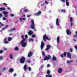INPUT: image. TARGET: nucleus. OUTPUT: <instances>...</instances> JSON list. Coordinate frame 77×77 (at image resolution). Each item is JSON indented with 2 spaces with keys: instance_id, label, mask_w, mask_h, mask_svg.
Returning a JSON list of instances; mask_svg holds the SVG:
<instances>
[{
  "instance_id": "1",
  "label": "nucleus",
  "mask_w": 77,
  "mask_h": 77,
  "mask_svg": "<svg viewBox=\"0 0 77 77\" xmlns=\"http://www.w3.org/2000/svg\"><path fill=\"white\" fill-rule=\"evenodd\" d=\"M21 37L23 38L20 42V44L21 45V46H22L23 47H25L27 46V42H25V41H26V39H25L24 38V35H22L21 36Z\"/></svg>"
},
{
  "instance_id": "2",
  "label": "nucleus",
  "mask_w": 77,
  "mask_h": 77,
  "mask_svg": "<svg viewBox=\"0 0 77 77\" xmlns=\"http://www.w3.org/2000/svg\"><path fill=\"white\" fill-rule=\"evenodd\" d=\"M31 26H30V28L32 29H34V32H36V29L35 28V23H34V20H33L32 19L31 20Z\"/></svg>"
},
{
  "instance_id": "3",
  "label": "nucleus",
  "mask_w": 77,
  "mask_h": 77,
  "mask_svg": "<svg viewBox=\"0 0 77 77\" xmlns=\"http://www.w3.org/2000/svg\"><path fill=\"white\" fill-rule=\"evenodd\" d=\"M43 39L44 41H46L47 40H49V41H50V40H51L50 38H49L48 36L46 35H44L43 36Z\"/></svg>"
},
{
  "instance_id": "4",
  "label": "nucleus",
  "mask_w": 77,
  "mask_h": 77,
  "mask_svg": "<svg viewBox=\"0 0 77 77\" xmlns=\"http://www.w3.org/2000/svg\"><path fill=\"white\" fill-rule=\"evenodd\" d=\"M51 59V56L50 55H48L47 56H46V57L44 58L43 60H48L49 59Z\"/></svg>"
},
{
  "instance_id": "5",
  "label": "nucleus",
  "mask_w": 77,
  "mask_h": 77,
  "mask_svg": "<svg viewBox=\"0 0 77 77\" xmlns=\"http://www.w3.org/2000/svg\"><path fill=\"white\" fill-rule=\"evenodd\" d=\"M56 25L57 26H59V28L60 29H61V27L60 26V24H59V22H60V20H59V19L58 18H57L56 20Z\"/></svg>"
},
{
  "instance_id": "6",
  "label": "nucleus",
  "mask_w": 77,
  "mask_h": 77,
  "mask_svg": "<svg viewBox=\"0 0 77 77\" xmlns=\"http://www.w3.org/2000/svg\"><path fill=\"white\" fill-rule=\"evenodd\" d=\"M42 12L41 11H39L37 13L34 14V16H39L41 15Z\"/></svg>"
},
{
  "instance_id": "7",
  "label": "nucleus",
  "mask_w": 77,
  "mask_h": 77,
  "mask_svg": "<svg viewBox=\"0 0 77 77\" xmlns=\"http://www.w3.org/2000/svg\"><path fill=\"white\" fill-rule=\"evenodd\" d=\"M20 62L21 63H24L25 62V58L22 57L20 60Z\"/></svg>"
},
{
  "instance_id": "8",
  "label": "nucleus",
  "mask_w": 77,
  "mask_h": 77,
  "mask_svg": "<svg viewBox=\"0 0 77 77\" xmlns=\"http://www.w3.org/2000/svg\"><path fill=\"white\" fill-rule=\"evenodd\" d=\"M60 1L62 2V3H65L66 2V6H69V2H68V0H66V1L65 0H60Z\"/></svg>"
},
{
  "instance_id": "9",
  "label": "nucleus",
  "mask_w": 77,
  "mask_h": 77,
  "mask_svg": "<svg viewBox=\"0 0 77 77\" xmlns=\"http://www.w3.org/2000/svg\"><path fill=\"white\" fill-rule=\"evenodd\" d=\"M72 17H70V26L71 27H72L73 25V23H72Z\"/></svg>"
},
{
  "instance_id": "10",
  "label": "nucleus",
  "mask_w": 77,
  "mask_h": 77,
  "mask_svg": "<svg viewBox=\"0 0 77 77\" xmlns=\"http://www.w3.org/2000/svg\"><path fill=\"white\" fill-rule=\"evenodd\" d=\"M67 57L68 58H69V59H71V54H70V53L69 52H68L67 53Z\"/></svg>"
},
{
  "instance_id": "11",
  "label": "nucleus",
  "mask_w": 77,
  "mask_h": 77,
  "mask_svg": "<svg viewBox=\"0 0 77 77\" xmlns=\"http://www.w3.org/2000/svg\"><path fill=\"white\" fill-rule=\"evenodd\" d=\"M47 48H46V51H48L49 49H50L51 46L50 45H48L46 46Z\"/></svg>"
},
{
  "instance_id": "12",
  "label": "nucleus",
  "mask_w": 77,
  "mask_h": 77,
  "mask_svg": "<svg viewBox=\"0 0 77 77\" xmlns=\"http://www.w3.org/2000/svg\"><path fill=\"white\" fill-rule=\"evenodd\" d=\"M63 71V69H62L61 68H59L58 70V72L59 74L61 73V72H62Z\"/></svg>"
},
{
  "instance_id": "13",
  "label": "nucleus",
  "mask_w": 77,
  "mask_h": 77,
  "mask_svg": "<svg viewBox=\"0 0 77 77\" xmlns=\"http://www.w3.org/2000/svg\"><path fill=\"white\" fill-rule=\"evenodd\" d=\"M33 55V53L32 52L30 51L29 52L28 55V57H31Z\"/></svg>"
},
{
  "instance_id": "14",
  "label": "nucleus",
  "mask_w": 77,
  "mask_h": 77,
  "mask_svg": "<svg viewBox=\"0 0 77 77\" xmlns=\"http://www.w3.org/2000/svg\"><path fill=\"white\" fill-rule=\"evenodd\" d=\"M44 42H41V50H42V49L43 48V47H44Z\"/></svg>"
},
{
  "instance_id": "15",
  "label": "nucleus",
  "mask_w": 77,
  "mask_h": 77,
  "mask_svg": "<svg viewBox=\"0 0 77 77\" xmlns=\"http://www.w3.org/2000/svg\"><path fill=\"white\" fill-rule=\"evenodd\" d=\"M66 32L67 33V35H71V31L69 29H68L66 30Z\"/></svg>"
},
{
  "instance_id": "16",
  "label": "nucleus",
  "mask_w": 77,
  "mask_h": 77,
  "mask_svg": "<svg viewBox=\"0 0 77 77\" xmlns=\"http://www.w3.org/2000/svg\"><path fill=\"white\" fill-rule=\"evenodd\" d=\"M4 43L6 44H8V43H9L8 41H6V38H4Z\"/></svg>"
},
{
  "instance_id": "17",
  "label": "nucleus",
  "mask_w": 77,
  "mask_h": 77,
  "mask_svg": "<svg viewBox=\"0 0 77 77\" xmlns=\"http://www.w3.org/2000/svg\"><path fill=\"white\" fill-rule=\"evenodd\" d=\"M29 42H33L34 41V39H33V38H29Z\"/></svg>"
},
{
  "instance_id": "18",
  "label": "nucleus",
  "mask_w": 77,
  "mask_h": 77,
  "mask_svg": "<svg viewBox=\"0 0 77 77\" xmlns=\"http://www.w3.org/2000/svg\"><path fill=\"white\" fill-rule=\"evenodd\" d=\"M28 34L29 35H31L33 34V31L32 30L29 31L28 32Z\"/></svg>"
},
{
  "instance_id": "19",
  "label": "nucleus",
  "mask_w": 77,
  "mask_h": 77,
  "mask_svg": "<svg viewBox=\"0 0 77 77\" xmlns=\"http://www.w3.org/2000/svg\"><path fill=\"white\" fill-rule=\"evenodd\" d=\"M23 69L25 71H27V65L25 64L24 65L23 67Z\"/></svg>"
},
{
  "instance_id": "20",
  "label": "nucleus",
  "mask_w": 77,
  "mask_h": 77,
  "mask_svg": "<svg viewBox=\"0 0 77 77\" xmlns=\"http://www.w3.org/2000/svg\"><path fill=\"white\" fill-rule=\"evenodd\" d=\"M60 40V37H59V36H58L57 38V44H59V41Z\"/></svg>"
},
{
  "instance_id": "21",
  "label": "nucleus",
  "mask_w": 77,
  "mask_h": 77,
  "mask_svg": "<svg viewBox=\"0 0 77 77\" xmlns=\"http://www.w3.org/2000/svg\"><path fill=\"white\" fill-rule=\"evenodd\" d=\"M13 56V55L12 54H10V59H13V57H12Z\"/></svg>"
},
{
  "instance_id": "22",
  "label": "nucleus",
  "mask_w": 77,
  "mask_h": 77,
  "mask_svg": "<svg viewBox=\"0 0 77 77\" xmlns=\"http://www.w3.org/2000/svg\"><path fill=\"white\" fill-rule=\"evenodd\" d=\"M72 60H67L66 61V63H71V62H72Z\"/></svg>"
},
{
  "instance_id": "23",
  "label": "nucleus",
  "mask_w": 77,
  "mask_h": 77,
  "mask_svg": "<svg viewBox=\"0 0 77 77\" xmlns=\"http://www.w3.org/2000/svg\"><path fill=\"white\" fill-rule=\"evenodd\" d=\"M6 10V9H5V8H0V11H5Z\"/></svg>"
},
{
  "instance_id": "24",
  "label": "nucleus",
  "mask_w": 77,
  "mask_h": 77,
  "mask_svg": "<svg viewBox=\"0 0 77 77\" xmlns=\"http://www.w3.org/2000/svg\"><path fill=\"white\" fill-rule=\"evenodd\" d=\"M52 59L53 60H56V57L55 56H53Z\"/></svg>"
},
{
  "instance_id": "25",
  "label": "nucleus",
  "mask_w": 77,
  "mask_h": 77,
  "mask_svg": "<svg viewBox=\"0 0 77 77\" xmlns=\"http://www.w3.org/2000/svg\"><path fill=\"white\" fill-rule=\"evenodd\" d=\"M3 14L4 15H8V13L6 11H4L3 12Z\"/></svg>"
},
{
  "instance_id": "26",
  "label": "nucleus",
  "mask_w": 77,
  "mask_h": 77,
  "mask_svg": "<svg viewBox=\"0 0 77 77\" xmlns=\"http://www.w3.org/2000/svg\"><path fill=\"white\" fill-rule=\"evenodd\" d=\"M12 39V38L11 37H9L8 38V41H11Z\"/></svg>"
},
{
  "instance_id": "27",
  "label": "nucleus",
  "mask_w": 77,
  "mask_h": 77,
  "mask_svg": "<svg viewBox=\"0 0 77 77\" xmlns=\"http://www.w3.org/2000/svg\"><path fill=\"white\" fill-rule=\"evenodd\" d=\"M13 71H14V69H10L9 70L10 72H13Z\"/></svg>"
},
{
  "instance_id": "28",
  "label": "nucleus",
  "mask_w": 77,
  "mask_h": 77,
  "mask_svg": "<svg viewBox=\"0 0 77 77\" xmlns=\"http://www.w3.org/2000/svg\"><path fill=\"white\" fill-rule=\"evenodd\" d=\"M61 12L63 13H65V12H66V11L65 9H63L61 11Z\"/></svg>"
},
{
  "instance_id": "29",
  "label": "nucleus",
  "mask_w": 77,
  "mask_h": 77,
  "mask_svg": "<svg viewBox=\"0 0 77 77\" xmlns=\"http://www.w3.org/2000/svg\"><path fill=\"white\" fill-rule=\"evenodd\" d=\"M14 30H15V28L10 29V32H13V31H14Z\"/></svg>"
},
{
  "instance_id": "30",
  "label": "nucleus",
  "mask_w": 77,
  "mask_h": 77,
  "mask_svg": "<svg viewBox=\"0 0 77 77\" xmlns=\"http://www.w3.org/2000/svg\"><path fill=\"white\" fill-rule=\"evenodd\" d=\"M29 9H27L24 10L23 11L24 12H29Z\"/></svg>"
},
{
  "instance_id": "31",
  "label": "nucleus",
  "mask_w": 77,
  "mask_h": 77,
  "mask_svg": "<svg viewBox=\"0 0 77 77\" xmlns=\"http://www.w3.org/2000/svg\"><path fill=\"white\" fill-rule=\"evenodd\" d=\"M42 56H44L45 55V52H44L42 51Z\"/></svg>"
},
{
  "instance_id": "32",
  "label": "nucleus",
  "mask_w": 77,
  "mask_h": 77,
  "mask_svg": "<svg viewBox=\"0 0 77 77\" xmlns=\"http://www.w3.org/2000/svg\"><path fill=\"white\" fill-rule=\"evenodd\" d=\"M63 55L64 57H66V52H64L63 53Z\"/></svg>"
},
{
  "instance_id": "33",
  "label": "nucleus",
  "mask_w": 77,
  "mask_h": 77,
  "mask_svg": "<svg viewBox=\"0 0 77 77\" xmlns=\"http://www.w3.org/2000/svg\"><path fill=\"white\" fill-rule=\"evenodd\" d=\"M50 27L51 29H53V25H50Z\"/></svg>"
},
{
  "instance_id": "34",
  "label": "nucleus",
  "mask_w": 77,
  "mask_h": 77,
  "mask_svg": "<svg viewBox=\"0 0 77 77\" xmlns=\"http://www.w3.org/2000/svg\"><path fill=\"white\" fill-rule=\"evenodd\" d=\"M5 27L3 28L2 30L0 31V32H2V31H3V30H5Z\"/></svg>"
},
{
  "instance_id": "35",
  "label": "nucleus",
  "mask_w": 77,
  "mask_h": 77,
  "mask_svg": "<svg viewBox=\"0 0 77 77\" xmlns=\"http://www.w3.org/2000/svg\"><path fill=\"white\" fill-rule=\"evenodd\" d=\"M45 4H46V5H48V3H49V2H47V1H45Z\"/></svg>"
},
{
  "instance_id": "36",
  "label": "nucleus",
  "mask_w": 77,
  "mask_h": 77,
  "mask_svg": "<svg viewBox=\"0 0 77 77\" xmlns=\"http://www.w3.org/2000/svg\"><path fill=\"white\" fill-rule=\"evenodd\" d=\"M6 19H7L5 17H3L2 18V20H6Z\"/></svg>"
},
{
  "instance_id": "37",
  "label": "nucleus",
  "mask_w": 77,
  "mask_h": 77,
  "mask_svg": "<svg viewBox=\"0 0 77 77\" xmlns=\"http://www.w3.org/2000/svg\"><path fill=\"white\" fill-rule=\"evenodd\" d=\"M32 38H35V37H36V35H32Z\"/></svg>"
},
{
  "instance_id": "38",
  "label": "nucleus",
  "mask_w": 77,
  "mask_h": 77,
  "mask_svg": "<svg viewBox=\"0 0 77 77\" xmlns=\"http://www.w3.org/2000/svg\"><path fill=\"white\" fill-rule=\"evenodd\" d=\"M30 70H31V68H30V67H28V71L30 72Z\"/></svg>"
},
{
  "instance_id": "39",
  "label": "nucleus",
  "mask_w": 77,
  "mask_h": 77,
  "mask_svg": "<svg viewBox=\"0 0 77 77\" xmlns=\"http://www.w3.org/2000/svg\"><path fill=\"white\" fill-rule=\"evenodd\" d=\"M8 25H5V27H4V28L6 29H7L8 28Z\"/></svg>"
},
{
  "instance_id": "40",
  "label": "nucleus",
  "mask_w": 77,
  "mask_h": 77,
  "mask_svg": "<svg viewBox=\"0 0 77 77\" xmlns=\"http://www.w3.org/2000/svg\"><path fill=\"white\" fill-rule=\"evenodd\" d=\"M47 74H48V75H49L50 71H49V70L47 72Z\"/></svg>"
},
{
  "instance_id": "41",
  "label": "nucleus",
  "mask_w": 77,
  "mask_h": 77,
  "mask_svg": "<svg viewBox=\"0 0 77 77\" xmlns=\"http://www.w3.org/2000/svg\"><path fill=\"white\" fill-rule=\"evenodd\" d=\"M73 37L75 38H77V35H73Z\"/></svg>"
},
{
  "instance_id": "42",
  "label": "nucleus",
  "mask_w": 77,
  "mask_h": 77,
  "mask_svg": "<svg viewBox=\"0 0 77 77\" xmlns=\"http://www.w3.org/2000/svg\"><path fill=\"white\" fill-rule=\"evenodd\" d=\"M18 50V48L17 47H16L14 49V50Z\"/></svg>"
},
{
  "instance_id": "43",
  "label": "nucleus",
  "mask_w": 77,
  "mask_h": 77,
  "mask_svg": "<svg viewBox=\"0 0 77 77\" xmlns=\"http://www.w3.org/2000/svg\"><path fill=\"white\" fill-rule=\"evenodd\" d=\"M10 16L11 17H14V14H11L10 15Z\"/></svg>"
},
{
  "instance_id": "44",
  "label": "nucleus",
  "mask_w": 77,
  "mask_h": 77,
  "mask_svg": "<svg viewBox=\"0 0 77 77\" xmlns=\"http://www.w3.org/2000/svg\"><path fill=\"white\" fill-rule=\"evenodd\" d=\"M3 49L4 50H5V51L7 50V48H3Z\"/></svg>"
},
{
  "instance_id": "45",
  "label": "nucleus",
  "mask_w": 77,
  "mask_h": 77,
  "mask_svg": "<svg viewBox=\"0 0 77 77\" xmlns=\"http://www.w3.org/2000/svg\"><path fill=\"white\" fill-rule=\"evenodd\" d=\"M3 59V57H0V60H2V59Z\"/></svg>"
},
{
  "instance_id": "46",
  "label": "nucleus",
  "mask_w": 77,
  "mask_h": 77,
  "mask_svg": "<svg viewBox=\"0 0 77 77\" xmlns=\"http://www.w3.org/2000/svg\"><path fill=\"white\" fill-rule=\"evenodd\" d=\"M31 17V15H27V18H29V17Z\"/></svg>"
},
{
  "instance_id": "47",
  "label": "nucleus",
  "mask_w": 77,
  "mask_h": 77,
  "mask_svg": "<svg viewBox=\"0 0 77 77\" xmlns=\"http://www.w3.org/2000/svg\"><path fill=\"white\" fill-rule=\"evenodd\" d=\"M4 15L5 17H9V16L7 15V14H5Z\"/></svg>"
},
{
  "instance_id": "48",
  "label": "nucleus",
  "mask_w": 77,
  "mask_h": 77,
  "mask_svg": "<svg viewBox=\"0 0 77 77\" xmlns=\"http://www.w3.org/2000/svg\"><path fill=\"white\" fill-rule=\"evenodd\" d=\"M23 21H26V19L25 18H23Z\"/></svg>"
},
{
  "instance_id": "49",
  "label": "nucleus",
  "mask_w": 77,
  "mask_h": 77,
  "mask_svg": "<svg viewBox=\"0 0 77 77\" xmlns=\"http://www.w3.org/2000/svg\"><path fill=\"white\" fill-rule=\"evenodd\" d=\"M43 67H44V65H42L41 66V67H40L41 69H42V68Z\"/></svg>"
},
{
  "instance_id": "50",
  "label": "nucleus",
  "mask_w": 77,
  "mask_h": 77,
  "mask_svg": "<svg viewBox=\"0 0 77 77\" xmlns=\"http://www.w3.org/2000/svg\"><path fill=\"white\" fill-rule=\"evenodd\" d=\"M3 17V15L2 14L0 13V18H1V17Z\"/></svg>"
},
{
  "instance_id": "51",
  "label": "nucleus",
  "mask_w": 77,
  "mask_h": 77,
  "mask_svg": "<svg viewBox=\"0 0 77 77\" xmlns=\"http://www.w3.org/2000/svg\"><path fill=\"white\" fill-rule=\"evenodd\" d=\"M3 5H5V6H7V5H8V4L5 3H4L3 4Z\"/></svg>"
},
{
  "instance_id": "52",
  "label": "nucleus",
  "mask_w": 77,
  "mask_h": 77,
  "mask_svg": "<svg viewBox=\"0 0 77 77\" xmlns=\"http://www.w3.org/2000/svg\"><path fill=\"white\" fill-rule=\"evenodd\" d=\"M70 52H72V48H71L70 49Z\"/></svg>"
},
{
  "instance_id": "53",
  "label": "nucleus",
  "mask_w": 77,
  "mask_h": 77,
  "mask_svg": "<svg viewBox=\"0 0 77 77\" xmlns=\"http://www.w3.org/2000/svg\"><path fill=\"white\" fill-rule=\"evenodd\" d=\"M27 62L28 63H30V61L29 60H27Z\"/></svg>"
},
{
  "instance_id": "54",
  "label": "nucleus",
  "mask_w": 77,
  "mask_h": 77,
  "mask_svg": "<svg viewBox=\"0 0 77 77\" xmlns=\"http://www.w3.org/2000/svg\"><path fill=\"white\" fill-rule=\"evenodd\" d=\"M61 57L63 58V54H61Z\"/></svg>"
},
{
  "instance_id": "55",
  "label": "nucleus",
  "mask_w": 77,
  "mask_h": 77,
  "mask_svg": "<svg viewBox=\"0 0 77 77\" xmlns=\"http://www.w3.org/2000/svg\"><path fill=\"white\" fill-rule=\"evenodd\" d=\"M3 53V50H1L0 51V53Z\"/></svg>"
},
{
  "instance_id": "56",
  "label": "nucleus",
  "mask_w": 77,
  "mask_h": 77,
  "mask_svg": "<svg viewBox=\"0 0 77 77\" xmlns=\"http://www.w3.org/2000/svg\"><path fill=\"white\" fill-rule=\"evenodd\" d=\"M75 48L76 50H77V46H75Z\"/></svg>"
},
{
  "instance_id": "57",
  "label": "nucleus",
  "mask_w": 77,
  "mask_h": 77,
  "mask_svg": "<svg viewBox=\"0 0 77 77\" xmlns=\"http://www.w3.org/2000/svg\"><path fill=\"white\" fill-rule=\"evenodd\" d=\"M7 9H8V10H10V9H11V8L9 7H8Z\"/></svg>"
},
{
  "instance_id": "58",
  "label": "nucleus",
  "mask_w": 77,
  "mask_h": 77,
  "mask_svg": "<svg viewBox=\"0 0 77 77\" xmlns=\"http://www.w3.org/2000/svg\"><path fill=\"white\" fill-rule=\"evenodd\" d=\"M5 69H6V67H4L3 68V70L4 71H5Z\"/></svg>"
},
{
  "instance_id": "59",
  "label": "nucleus",
  "mask_w": 77,
  "mask_h": 77,
  "mask_svg": "<svg viewBox=\"0 0 77 77\" xmlns=\"http://www.w3.org/2000/svg\"><path fill=\"white\" fill-rule=\"evenodd\" d=\"M13 75L14 77H15L16 76V75H17V74H16V73H15Z\"/></svg>"
},
{
  "instance_id": "60",
  "label": "nucleus",
  "mask_w": 77,
  "mask_h": 77,
  "mask_svg": "<svg viewBox=\"0 0 77 77\" xmlns=\"http://www.w3.org/2000/svg\"><path fill=\"white\" fill-rule=\"evenodd\" d=\"M25 38H28L27 35H26L25 36Z\"/></svg>"
},
{
  "instance_id": "61",
  "label": "nucleus",
  "mask_w": 77,
  "mask_h": 77,
  "mask_svg": "<svg viewBox=\"0 0 77 77\" xmlns=\"http://www.w3.org/2000/svg\"><path fill=\"white\" fill-rule=\"evenodd\" d=\"M19 20L20 21H22V18H20V19H19Z\"/></svg>"
},
{
  "instance_id": "62",
  "label": "nucleus",
  "mask_w": 77,
  "mask_h": 77,
  "mask_svg": "<svg viewBox=\"0 0 77 77\" xmlns=\"http://www.w3.org/2000/svg\"><path fill=\"white\" fill-rule=\"evenodd\" d=\"M47 66L48 67H50V65H49V64H48V65H47Z\"/></svg>"
},
{
  "instance_id": "63",
  "label": "nucleus",
  "mask_w": 77,
  "mask_h": 77,
  "mask_svg": "<svg viewBox=\"0 0 77 77\" xmlns=\"http://www.w3.org/2000/svg\"><path fill=\"white\" fill-rule=\"evenodd\" d=\"M45 5V4L44 3V4H41V6H43V5Z\"/></svg>"
},
{
  "instance_id": "64",
  "label": "nucleus",
  "mask_w": 77,
  "mask_h": 77,
  "mask_svg": "<svg viewBox=\"0 0 77 77\" xmlns=\"http://www.w3.org/2000/svg\"><path fill=\"white\" fill-rule=\"evenodd\" d=\"M73 41L74 42H75V39H73Z\"/></svg>"
}]
</instances>
